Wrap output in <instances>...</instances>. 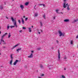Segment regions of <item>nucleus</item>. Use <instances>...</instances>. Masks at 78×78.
<instances>
[{
    "label": "nucleus",
    "instance_id": "1",
    "mask_svg": "<svg viewBox=\"0 0 78 78\" xmlns=\"http://www.w3.org/2000/svg\"><path fill=\"white\" fill-rule=\"evenodd\" d=\"M58 33L59 34V36H60V37H61L62 36H64V34H62V32H61V31L59 30L58 31Z\"/></svg>",
    "mask_w": 78,
    "mask_h": 78
},
{
    "label": "nucleus",
    "instance_id": "2",
    "mask_svg": "<svg viewBox=\"0 0 78 78\" xmlns=\"http://www.w3.org/2000/svg\"><path fill=\"white\" fill-rule=\"evenodd\" d=\"M66 2H64L63 3V8H66V7H67V6H68V3H67L66 5Z\"/></svg>",
    "mask_w": 78,
    "mask_h": 78
},
{
    "label": "nucleus",
    "instance_id": "3",
    "mask_svg": "<svg viewBox=\"0 0 78 78\" xmlns=\"http://www.w3.org/2000/svg\"><path fill=\"white\" fill-rule=\"evenodd\" d=\"M58 58L59 61V60H60V52L59 51V50H58Z\"/></svg>",
    "mask_w": 78,
    "mask_h": 78
},
{
    "label": "nucleus",
    "instance_id": "4",
    "mask_svg": "<svg viewBox=\"0 0 78 78\" xmlns=\"http://www.w3.org/2000/svg\"><path fill=\"white\" fill-rule=\"evenodd\" d=\"M7 34H8V33H5L2 37L1 39H3L4 38V37H5V36H6V35H7Z\"/></svg>",
    "mask_w": 78,
    "mask_h": 78
},
{
    "label": "nucleus",
    "instance_id": "5",
    "mask_svg": "<svg viewBox=\"0 0 78 78\" xmlns=\"http://www.w3.org/2000/svg\"><path fill=\"white\" fill-rule=\"evenodd\" d=\"M14 25H15V27H16V28L17 27V23H16V21L15 20Z\"/></svg>",
    "mask_w": 78,
    "mask_h": 78
},
{
    "label": "nucleus",
    "instance_id": "6",
    "mask_svg": "<svg viewBox=\"0 0 78 78\" xmlns=\"http://www.w3.org/2000/svg\"><path fill=\"white\" fill-rule=\"evenodd\" d=\"M20 44H17L16 45L14 46H13L12 48V49H14V48H16V47H17V46H19V45Z\"/></svg>",
    "mask_w": 78,
    "mask_h": 78
},
{
    "label": "nucleus",
    "instance_id": "7",
    "mask_svg": "<svg viewBox=\"0 0 78 78\" xmlns=\"http://www.w3.org/2000/svg\"><path fill=\"white\" fill-rule=\"evenodd\" d=\"M18 61H19L18 60H16L15 62L13 63V65L15 66H16V64H17V63L18 62Z\"/></svg>",
    "mask_w": 78,
    "mask_h": 78
},
{
    "label": "nucleus",
    "instance_id": "8",
    "mask_svg": "<svg viewBox=\"0 0 78 78\" xmlns=\"http://www.w3.org/2000/svg\"><path fill=\"white\" fill-rule=\"evenodd\" d=\"M33 54L31 53V55L29 56H28V57L29 58H33Z\"/></svg>",
    "mask_w": 78,
    "mask_h": 78
},
{
    "label": "nucleus",
    "instance_id": "9",
    "mask_svg": "<svg viewBox=\"0 0 78 78\" xmlns=\"http://www.w3.org/2000/svg\"><path fill=\"white\" fill-rule=\"evenodd\" d=\"M64 22H69V19H66L64 20Z\"/></svg>",
    "mask_w": 78,
    "mask_h": 78
},
{
    "label": "nucleus",
    "instance_id": "10",
    "mask_svg": "<svg viewBox=\"0 0 78 78\" xmlns=\"http://www.w3.org/2000/svg\"><path fill=\"white\" fill-rule=\"evenodd\" d=\"M20 7L22 10H23V9L24 8V6H23V5H20Z\"/></svg>",
    "mask_w": 78,
    "mask_h": 78
},
{
    "label": "nucleus",
    "instance_id": "11",
    "mask_svg": "<svg viewBox=\"0 0 78 78\" xmlns=\"http://www.w3.org/2000/svg\"><path fill=\"white\" fill-rule=\"evenodd\" d=\"M22 50V48H20L19 49H17L16 50L17 51H18V52H19V50Z\"/></svg>",
    "mask_w": 78,
    "mask_h": 78
},
{
    "label": "nucleus",
    "instance_id": "12",
    "mask_svg": "<svg viewBox=\"0 0 78 78\" xmlns=\"http://www.w3.org/2000/svg\"><path fill=\"white\" fill-rule=\"evenodd\" d=\"M11 33H9L8 38H9L11 37Z\"/></svg>",
    "mask_w": 78,
    "mask_h": 78
},
{
    "label": "nucleus",
    "instance_id": "13",
    "mask_svg": "<svg viewBox=\"0 0 78 78\" xmlns=\"http://www.w3.org/2000/svg\"><path fill=\"white\" fill-rule=\"evenodd\" d=\"M28 4H29V2H27L25 3V5H26V6H27Z\"/></svg>",
    "mask_w": 78,
    "mask_h": 78
},
{
    "label": "nucleus",
    "instance_id": "14",
    "mask_svg": "<svg viewBox=\"0 0 78 78\" xmlns=\"http://www.w3.org/2000/svg\"><path fill=\"white\" fill-rule=\"evenodd\" d=\"M12 59L10 62V65H12Z\"/></svg>",
    "mask_w": 78,
    "mask_h": 78
},
{
    "label": "nucleus",
    "instance_id": "15",
    "mask_svg": "<svg viewBox=\"0 0 78 78\" xmlns=\"http://www.w3.org/2000/svg\"><path fill=\"white\" fill-rule=\"evenodd\" d=\"M38 15V14H37V13H36L34 14L35 16H36V17H37Z\"/></svg>",
    "mask_w": 78,
    "mask_h": 78
},
{
    "label": "nucleus",
    "instance_id": "16",
    "mask_svg": "<svg viewBox=\"0 0 78 78\" xmlns=\"http://www.w3.org/2000/svg\"><path fill=\"white\" fill-rule=\"evenodd\" d=\"M22 22L23 24H24V23H25V22H24V20H23V19H22Z\"/></svg>",
    "mask_w": 78,
    "mask_h": 78
},
{
    "label": "nucleus",
    "instance_id": "17",
    "mask_svg": "<svg viewBox=\"0 0 78 78\" xmlns=\"http://www.w3.org/2000/svg\"><path fill=\"white\" fill-rule=\"evenodd\" d=\"M12 55H13L12 54H11L10 55V57L11 58V59H13V57H12Z\"/></svg>",
    "mask_w": 78,
    "mask_h": 78
},
{
    "label": "nucleus",
    "instance_id": "18",
    "mask_svg": "<svg viewBox=\"0 0 78 78\" xmlns=\"http://www.w3.org/2000/svg\"><path fill=\"white\" fill-rule=\"evenodd\" d=\"M77 21H78V19H76V20H75L74 21V22H77Z\"/></svg>",
    "mask_w": 78,
    "mask_h": 78
},
{
    "label": "nucleus",
    "instance_id": "19",
    "mask_svg": "<svg viewBox=\"0 0 78 78\" xmlns=\"http://www.w3.org/2000/svg\"><path fill=\"white\" fill-rule=\"evenodd\" d=\"M29 32H30V33H31V32L32 30H31L30 28H29Z\"/></svg>",
    "mask_w": 78,
    "mask_h": 78
},
{
    "label": "nucleus",
    "instance_id": "20",
    "mask_svg": "<svg viewBox=\"0 0 78 78\" xmlns=\"http://www.w3.org/2000/svg\"><path fill=\"white\" fill-rule=\"evenodd\" d=\"M11 19H12V21L13 22H14V18H13L12 17Z\"/></svg>",
    "mask_w": 78,
    "mask_h": 78
},
{
    "label": "nucleus",
    "instance_id": "21",
    "mask_svg": "<svg viewBox=\"0 0 78 78\" xmlns=\"http://www.w3.org/2000/svg\"><path fill=\"white\" fill-rule=\"evenodd\" d=\"M1 42H5V41L3 40V39L1 38Z\"/></svg>",
    "mask_w": 78,
    "mask_h": 78
},
{
    "label": "nucleus",
    "instance_id": "22",
    "mask_svg": "<svg viewBox=\"0 0 78 78\" xmlns=\"http://www.w3.org/2000/svg\"><path fill=\"white\" fill-rule=\"evenodd\" d=\"M40 25L41 27H42L43 26V25L42 24V23L40 22Z\"/></svg>",
    "mask_w": 78,
    "mask_h": 78
},
{
    "label": "nucleus",
    "instance_id": "23",
    "mask_svg": "<svg viewBox=\"0 0 78 78\" xmlns=\"http://www.w3.org/2000/svg\"><path fill=\"white\" fill-rule=\"evenodd\" d=\"M10 27H11V28H14V27H15V26H10Z\"/></svg>",
    "mask_w": 78,
    "mask_h": 78
},
{
    "label": "nucleus",
    "instance_id": "24",
    "mask_svg": "<svg viewBox=\"0 0 78 78\" xmlns=\"http://www.w3.org/2000/svg\"><path fill=\"white\" fill-rule=\"evenodd\" d=\"M55 11H56V12H57V13H58V11H59V10H58V9H56V10Z\"/></svg>",
    "mask_w": 78,
    "mask_h": 78
},
{
    "label": "nucleus",
    "instance_id": "25",
    "mask_svg": "<svg viewBox=\"0 0 78 78\" xmlns=\"http://www.w3.org/2000/svg\"><path fill=\"white\" fill-rule=\"evenodd\" d=\"M7 30H9V25L7 26Z\"/></svg>",
    "mask_w": 78,
    "mask_h": 78
},
{
    "label": "nucleus",
    "instance_id": "26",
    "mask_svg": "<svg viewBox=\"0 0 78 78\" xmlns=\"http://www.w3.org/2000/svg\"><path fill=\"white\" fill-rule=\"evenodd\" d=\"M64 59H67V57H66V56H65L64 58Z\"/></svg>",
    "mask_w": 78,
    "mask_h": 78
},
{
    "label": "nucleus",
    "instance_id": "27",
    "mask_svg": "<svg viewBox=\"0 0 78 78\" xmlns=\"http://www.w3.org/2000/svg\"><path fill=\"white\" fill-rule=\"evenodd\" d=\"M41 49V48H37V50H40Z\"/></svg>",
    "mask_w": 78,
    "mask_h": 78
},
{
    "label": "nucleus",
    "instance_id": "28",
    "mask_svg": "<svg viewBox=\"0 0 78 78\" xmlns=\"http://www.w3.org/2000/svg\"><path fill=\"white\" fill-rule=\"evenodd\" d=\"M39 66L41 68H42V67H43V66L42 65H40Z\"/></svg>",
    "mask_w": 78,
    "mask_h": 78
},
{
    "label": "nucleus",
    "instance_id": "29",
    "mask_svg": "<svg viewBox=\"0 0 78 78\" xmlns=\"http://www.w3.org/2000/svg\"><path fill=\"white\" fill-rule=\"evenodd\" d=\"M70 43H71V44L72 45V44H73V41H71Z\"/></svg>",
    "mask_w": 78,
    "mask_h": 78
},
{
    "label": "nucleus",
    "instance_id": "30",
    "mask_svg": "<svg viewBox=\"0 0 78 78\" xmlns=\"http://www.w3.org/2000/svg\"><path fill=\"white\" fill-rule=\"evenodd\" d=\"M28 19V17H27L25 19V21H27V20Z\"/></svg>",
    "mask_w": 78,
    "mask_h": 78
},
{
    "label": "nucleus",
    "instance_id": "31",
    "mask_svg": "<svg viewBox=\"0 0 78 78\" xmlns=\"http://www.w3.org/2000/svg\"><path fill=\"white\" fill-rule=\"evenodd\" d=\"M0 8L1 9H3V8L2 6L0 7Z\"/></svg>",
    "mask_w": 78,
    "mask_h": 78
},
{
    "label": "nucleus",
    "instance_id": "32",
    "mask_svg": "<svg viewBox=\"0 0 78 78\" xmlns=\"http://www.w3.org/2000/svg\"><path fill=\"white\" fill-rule=\"evenodd\" d=\"M67 10H70V8H69V7H67Z\"/></svg>",
    "mask_w": 78,
    "mask_h": 78
},
{
    "label": "nucleus",
    "instance_id": "33",
    "mask_svg": "<svg viewBox=\"0 0 78 78\" xmlns=\"http://www.w3.org/2000/svg\"><path fill=\"white\" fill-rule=\"evenodd\" d=\"M62 78H66V77L64 75H62Z\"/></svg>",
    "mask_w": 78,
    "mask_h": 78
},
{
    "label": "nucleus",
    "instance_id": "34",
    "mask_svg": "<svg viewBox=\"0 0 78 78\" xmlns=\"http://www.w3.org/2000/svg\"><path fill=\"white\" fill-rule=\"evenodd\" d=\"M23 30H25L26 29V27H23Z\"/></svg>",
    "mask_w": 78,
    "mask_h": 78
},
{
    "label": "nucleus",
    "instance_id": "35",
    "mask_svg": "<svg viewBox=\"0 0 78 78\" xmlns=\"http://www.w3.org/2000/svg\"><path fill=\"white\" fill-rule=\"evenodd\" d=\"M18 22L20 23V22H21L20 21V20H18Z\"/></svg>",
    "mask_w": 78,
    "mask_h": 78
},
{
    "label": "nucleus",
    "instance_id": "36",
    "mask_svg": "<svg viewBox=\"0 0 78 78\" xmlns=\"http://www.w3.org/2000/svg\"><path fill=\"white\" fill-rule=\"evenodd\" d=\"M42 5L44 7H45V4H42Z\"/></svg>",
    "mask_w": 78,
    "mask_h": 78
},
{
    "label": "nucleus",
    "instance_id": "37",
    "mask_svg": "<svg viewBox=\"0 0 78 78\" xmlns=\"http://www.w3.org/2000/svg\"><path fill=\"white\" fill-rule=\"evenodd\" d=\"M56 42H57V44H59V41H58L57 40Z\"/></svg>",
    "mask_w": 78,
    "mask_h": 78
},
{
    "label": "nucleus",
    "instance_id": "38",
    "mask_svg": "<svg viewBox=\"0 0 78 78\" xmlns=\"http://www.w3.org/2000/svg\"><path fill=\"white\" fill-rule=\"evenodd\" d=\"M41 76H44V74H43L41 75Z\"/></svg>",
    "mask_w": 78,
    "mask_h": 78
},
{
    "label": "nucleus",
    "instance_id": "39",
    "mask_svg": "<svg viewBox=\"0 0 78 78\" xmlns=\"http://www.w3.org/2000/svg\"><path fill=\"white\" fill-rule=\"evenodd\" d=\"M20 33H22V30H21L20 31Z\"/></svg>",
    "mask_w": 78,
    "mask_h": 78
},
{
    "label": "nucleus",
    "instance_id": "40",
    "mask_svg": "<svg viewBox=\"0 0 78 78\" xmlns=\"http://www.w3.org/2000/svg\"><path fill=\"white\" fill-rule=\"evenodd\" d=\"M43 17L44 18V19H45V15H44L43 16Z\"/></svg>",
    "mask_w": 78,
    "mask_h": 78
},
{
    "label": "nucleus",
    "instance_id": "41",
    "mask_svg": "<svg viewBox=\"0 0 78 78\" xmlns=\"http://www.w3.org/2000/svg\"><path fill=\"white\" fill-rule=\"evenodd\" d=\"M31 53H34V51H31Z\"/></svg>",
    "mask_w": 78,
    "mask_h": 78
},
{
    "label": "nucleus",
    "instance_id": "42",
    "mask_svg": "<svg viewBox=\"0 0 78 78\" xmlns=\"http://www.w3.org/2000/svg\"><path fill=\"white\" fill-rule=\"evenodd\" d=\"M76 38L77 39H78V35L76 36Z\"/></svg>",
    "mask_w": 78,
    "mask_h": 78
},
{
    "label": "nucleus",
    "instance_id": "43",
    "mask_svg": "<svg viewBox=\"0 0 78 78\" xmlns=\"http://www.w3.org/2000/svg\"><path fill=\"white\" fill-rule=\"evenodd\" d=\"M53 19H55V16H54V17H53Z\"/></svg>",
    "mask_w": 78,
    "mask_h": 78
},
{
    "label": "nucleus",
    "instance_id": "44",
    "mask_svg": "<svg viewBox=\"0 0 78 78\" xmlns=\"http://www.w3.org/2000/svg\"><path fill=\"white\" fill-rule=\"evenodd\" d=\"M66 0H63V2H66Z\"/></svg>",
    "mask_w": 78,
    "mask_h": 78
},
{
    "label": "nucleus",
    "instance_id": "45",
    "mask_svg": "<svg viewBox=\"0 0 78 78\" xmlns=\"http://www.w3.org/2000/svg\"><path fill=\"white\" fill-rule=\"evenodd\" d=\"M70 6V5H68V7H69V6Z\"/></svg>",
    "mask_w": 78,
    "mask_h": 78
},
{
    "label": "nucleus",
    "instance_id": "46",
    "mask_svg": "<svg viewBox=\"0 0 78 78\" xmlns=\"http://www.w3.org/2000/svg\"><path fill=\"white\" fill-rule=\"evenodd\" d=\"M43 5V4H40V6H41V5Z\"/></svg>",
    "mask_w": 78,
    "mask_h": 78
},
{
    "label": "nucleus",
    "instance_id": "47",
    "mask_svg": "<svg viewBox=\"0 0 78 78\" xmlns=\"http://www.w3.org/2000/svg\"><path fill=\"white\" fill-rule=\"evenodd\" d=\"M41 33H42V32H43L42 30H41Z\"/></svg>",
    "mask_w": 78,
    "mask_h": 78
},
{
    "label": "nucleus",
    "instance_id": "48",
    "mask_svg": "<svg viewBox=\"0 0 78 78\" xmlns=\"http://www.w3.org/2000/svg\"><path fill=\"white\" fill-rule=\"evenodd\" d=\"M23 18H25V16H23Z\"/></svg>",
    "mask_w": 78,
    "mask_h": 78
},
{
    "label": "nucleus",
    "instance_id": "49",
    "mask_svg": "<svg viewBox=\"0 0 78 78\" xmlns=\"http://www.w3.org/2000/svg\"><path fill=\"white\" fill-rule=\"evenodd\" d=\"M6 18L7 19H8V17H6Z\"/></svg>",
    "mask_w": 78,
    "mask_h": 78
},
{
    "label": "nucleus",
    "instance_id": "50",
    "mask_svg": "<svg viewBox=\"0 0 78 78\" xmlns=\"http://www.w3.org/2000/svg\"><path fill=\"white\" fill-rule=\"evenodd\" d=\"M1 33H2V32L0 31V34H1Z\"/></svg>",
    "mask_w": 78,
    "mask_h": 78
},
{
    "label": "nucleus",
    "instance_id": "51",
    "mask_svg": "<svg viewBox=\"0 0 78 78\" xmlns=\"http://www.w3.org/2000/svg\"><path fill=\"white\" fill-rule=\"evenodd\" d=\"M38 33H39V34H41V32H38Z\"/></svg>",
    "mask_w": 78,
    "mask_h": 78
},
{
    "label": "nucleus",
    "instance_id": "52",
    "mask_svg": "<svg viewBox=\"0 0 78 78\" xmlns=\"http://www.w3.org/2000/svg\"><path fill=\"white\" fill-rule=\"evenodd\" d=\"M32 28H33V26H32Z\"/></svg>",
    "mask_w": 78,
    "mask_h": 78
},
{
    "label": "nucleus",
    "instance_id": "53",
    "mask_svg": "<svg viewBox=\"0 0 78 78\" xmlns=\"http://www.w3.org/2000/svg\"><path fill=\"white\" fill-rule=\"evenodd\" d=\"M61 14H63V13H62V12H61Z\"/></svg>",
    "mask_w": 78,
    "mask_h": 78
},
{
    "label": "nucleus",
    "instance_id": "54",
    "mask_svg": "<svg viewBox=\"0 0 78 78\" xmlns=\"http://www.w3.org/2000/svg\"><path fill=\"white\" fill-rule=\"evenodd\" d=\"M65 70H66V68L64 69Z\"/></svg>",
    "mask_w": 78,
    "mask_h": 78
},
{
    "label": "nucleus",
    "instance_id": "55",
    "mask_svg": "<svg viewBox=\"0 0 78 78\" xmlns=\"http://www.w3.org/2000/svg\"><path fill=\"white\" fill-rule=\"evenodd\" d=\"M0 55H1V53H0Z\"/></svg>",
    "mask_w": 78,
    "mask_h": 78
},
{
    "label": "nucleus",
    "instance_id": "56",
    "mask_svg": "<svg viewBox=\"0 0 78 78\" xmlns=\"http://www.w3.org/2000/svg\"><path fill=\"white\" fill-rule=\"evenodd\" d=\"M0 29H1V27H0Z\"/></svg>",
    "mask_w": 78,
    "mask_h": 78
},
{
    "label": "nucleus",
    "instance_id": "57",
    "mask_svg": "<svg viewBox=\"0 0 78 78\" xmlns=\"http://www.w3.org/2000/svg\"><path fill=\"white\" fill-rule=\"evenodd\" d=\"M38 78H41V77H38Z\"/></svg>",
    "mask_w": 78,
    "mask_h": 78
},
{
    "label": "nucleus",
    "instance_id": "58",
    "mask_svg": "<svg viewBox=\"0 0 78 78\" xmlns=\"http://www.w3.org/2000/svg\"><path fill=\"white\" fill-rule=\"evenodd\" d=\"M14 0H13V1H14Z\"/></svg>",
    "mask_w": 78,
    "mask_h": 78
},
{
    "label": "nucleus",
    "instance_id": "59",
    "mask_svg": "<svg viewBox=\"0 0 78 78\" xmlns=\"http://www.w3.org/2000/svg\"><path fill=\"white\" fill-rule=\"evenodd\" d=\"M66 61H67V60H66Z\"/></svg>",
    "mask_w": 78,
    "mask_h": 78
},
{
    "label": "nucleus",
    "instance_id": "60",
    "mask_svg": "<svg viewBox=\"0 0 78 78\" xmlns=\"http://www.w3.org/2000/svg\"><path fill=\"white\" fill-rule=\"evenodd\" d=\"M0 71H1V70H0Z\"/></svg>",
    "mask_w": 78,
    "mask_h": 78
},
{
    "label": "nucleus",
    "instance_id": "61",
    "mask_svg": "<svg viewBox=\"0 0 78 78\" xmlns=\"http://www.w3.org/2000/svg\"><path fill=\"white\" fill-rule=\"evenodd\" d=\"M35 6H36V5H35Z\"/></svg>",
    "mask_w": 78,
    "mask_h": 78
}]
</instances>
